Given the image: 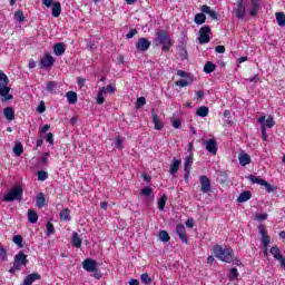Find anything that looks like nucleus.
Wrapping results in <instances>:
<instances>
[{
  "label": "nucleus",
  "instance_id": "1",
  "mask_svg": "<svg viewBox=\"0 0 285 285\" xmlns=\"http://www.w3.org/2000/svg\"><path fill=\"white\" fill-rule=\"evenodd\" d=\"M212 254L219 262H224L225 264H233L235 261V250L232 247H223L222 245H214L212 247Z\"/></svg>",
  "mask_w": 285,
  "mask_h": 285
},
{
  "label": "nucleus",
  "instance_id": "2",
  "mask_svg": "<svg viewBox=\"0 0 285 285\" xmlns=\"http://www.w3.org/2000/svg\"><path fill=\"white\" fill-rule=\"evenodd\" d=\"M23 199V187L16 185L12 187L7 195L3 196V202H22Z\"/></svg>",
  "mask_w": 285,
  "mask_h": 285
},
{
  "label": "nucleus",
  "instance_id": "3",
  "mask_svg": "<svg viewBox=\"0 0 285 285\" xmlns=\"http://www.w3.org/2000/svg\"><path fill=\"white\" fill-rule=\"evenodd\" d=\"M258 233L261 235V242L263 244V255L264 257H268V244H271V236H268V230L266 226L258 225Z\"/></svg>",
  "mask_w": 285,
  "mask_h": 285
},
{
  "label": "nucleus",
  "instance_id": "4",
  "mask_svg": "<svg viewBox=\"0 0 285 285\" xmlns=\"http://www.w3.org/2000/svg\"><path fill=\"white\" fill-rule=\"evenodd\" d=\"M247 179L253 184H258L259 186H264L266 193H275L277 190V187L275 185H271L268 184V181H266V179L259 178L255 175H248Z\"/></svg>",
  "mask_w": 285,
  "mask_h": 285
},
{
  "label": "nucleus",
  "instance_id": "5",
  "mask_svg": "<svg viewBox=\"0 0 285 285\" xmlns=\"http://www.w3.org/2000/svg\"><path fill=\"white\" fill-rule=\"evenodd\" d=\"M159 43L163 45V52H168L173 47V39L168 36V31H159L157 33Z\"/></svg>",
  "mask_w": 285,
  "mask_h": 285
},
{
  "label": "nucleus",
  "instance_id": "6",
  "mask_svg": "<svg viewBox=\"0 0 285 285\" xmlns=\"http://www.w3.org/2000/svg\"><path fill=\"white\" fill-rule=\"evenodd\" d=\"M42 4L46 6V8H50V6H52L51 16L55 19H59V17H61V2H55V0H42Z\"/></svg>",
  "mask_w": 285,
  "mask_h": 285
},
{
  "label": "nucleus",
  "instance_id": "7",
  "mask_svg": "<svg viewBox=\"0 0 285 285\" xmlns=\"http://www.w3.org/2000/svg\"><path fill=\"white\" fill-rule=\"evenodd\" d=\"M210 35H213V30L210 29L209 26H204L199 30V37L198 41L200 45L204 43H210Z\"/></svg>",
  "mask_w": 285,
  "mask_h": 285
},
{
  "label": "nucleus",
  "instance_id": "8",
  "mask_svg": "<svg viewBox=\"0 0 285 285\" xmlns=\"http://www.w3.org/2000/svg\"><path fill=\"white\" fill-rule=\"evenodd\" d=\"M21 266H28V255L23 252H19L13 259V268L21 271Z\"/></svg>",
  "mask_w": 285,
  "mask_h": 285
},
{
  "label": "nucleus",
  "instance_id": "9",
  "mask_svg": "<svg viewBox=\"0 0 285 285\" xmlns=\"http://www.w3.org/2000/svg\"><path fill=\"white\" fill-rule=\"evenodd\" d=\"M200 181V191L204 194H208L212 190L213 181H210V178L208 176H199Z\"/></svg>",
  "mask_w": 285,
  "mask_h": 285
},
{
  "label": "nucleus",
  "instance_id": "10",
  "mask_svg": "<svg viewBox=\"0 0 285 285\" xmlns=\"http://www.w3.org/2000/svg\"><path fill=\"white\" fill-rule=\"evenodd\" d=\"M176 234L178 235L180 242L184 244H190V239L188 238V235L186 234V227L183 224L176 225Z\"/></svg>",
  "mask_w": 285,
  "mask_h": 285
},
{
  "label": "nucleus",
  "instance_id": "11",
  "mask_svg": "<svg viewBox=\"0 0 285 285\" xmlns=\"http://www.w3.org/2000/svg\"><path fill=\"white\" fill-rule=\"evenodd\" d=\"M258 124H261V128H273L275 126V119L273 116H268L266 119V116H262L258 118Z\"/></svg>",
  "mask_w": 285,
  "mask_h": 285
},
{
  "label": "nucleus",
  "instance_id": "12",
  "mask_svg": "<svg viewBox=\"0 0 285 285\" xmlns=\"http://www.w3.org/2000/svg\"><path fill=\"white\" fill-rule=\"evenodd\" d=\"M82 268L87 271V273H95L97 271V261L92 258H86L82 262Z\"/></svg>",
  "mask_w": 285,
  "mask_h": 285
},
{
  "label": "nucleus",
  "instance_id": "13",
  "mask_svg": "<svg viewBox=\"0 0 285 285\" xmlns=\"http://www.w3.org/2000/svg\"><path fill=\"white\" fill-rule=\"evenodd\" d=\"M150 46H153V42L147 40L146 38H139L136 42V48L139 50V52H146Z\"/></svg>",
  "mask_w": 285,
  "mask_h": 285
},
{
  "label": "nucleus",
  "instance_id": "14",
  "mask_svg": "<svg viewBox=\"0 0 285 285\" xmlns=\"http://www.w3.org/2000/svg\"><path fill=\"white\" fill-rule=\"evenodd\" d=\"M234 14L237 19H244V17H246V7L244 6V0H238Z\"/></svg>",
  "mask_w": 285,
  "mask_h": 285
},
{
  "label": "nucleus",
  "instance_id": "15",
  "mask_svg": "<svg viewBox=\"0 0 285 285\" xmlns=\"http://www.w3.org/2000/svg\"><path fill=\"white\" fill-rule=\"evenodd\" d=\"M200 12H203L204 14H208V17H210V19L213 21H217L219 19V16L217 14V11L212 10V8L208 7L207 4H203L200 7Z\"/></svg>",
  "mask_w": 285,
  "mask_h": 285
},
{
  "label": "nucleus",
  "instance_id": "16",
  "mask_svg": "<svg viewBox=\"0 0 285 285\" xmlns=\"http://www.w3.org/2000/svg\"><path fill=\"white\" fill-rule=\"evenodd\" d=\"M205 148L207 150V153H210V155H217V140L215 139H208L205 141Z\"/></svg>",
  "mask_w": 285,
  "mask_h": 285
},
{
  "label": "nucleus",
  "instance_id": "17",
  "mask_svg": "<svg viewBox=\"0 0 285 285\" xmlns=\"http://www.w3.org/2000/svg\"><path fill=\"white\" fill-rule=\"evenodd\" d=\"M55 66V58L50 53H46L43 58L40 60L41 68H51Z\"/></svg>",
  "mask_w": 285,
  "mask_h": 285
},
{
  "label": "nucleus",
  "instance_id": "18",
  "mask_svg": "<svg viewBox=\"0 0 285 285\" xmlns=\"http://www.w3.org/2000/svg\"><path fill=\"white\" fill-rule=\"evenodd\" d=\"M252 8L249 9L250 17H257L259 9L262 8V0H250Z\"/></svg>",
  "mask_w": 285,
  "mask_h": 285
},
{
  "label": "nucleus",
  "instance_id": "19",
  "mask_svg": "<svg viewBox=\"0 0 285 285\" xmlns=\"http://www.w3.org/2000/svg\"><path fill=\"white\" fill-rule=\"evenodd\" d=\"M180 166H181V159H177L176 157H174L169 166V175H177V173H179Z\"/></svg>",
  "mask_w": 285,
  "mask_h": 285
},
{
  "label": "nucleus",
  "instance_id": "20",
  "mask_svg": "<svg viewBox=\"0 0 285 285\" xmlns=\"http://www.w3.org/2000/svg\"><path fill=\"white\" fill-rule=\"evenodd\" d=\"M41 279V274L31 273L26 276L23 283L21 285H32L33 282Z\"/></svg>",
  "mask_w": 285,
  "mask_h": 285
},
{
  "label": "nucleus",
  "instance_id": "21",
  "mask_svg": "<svg viewBox=\"0 0 285 285\" xmlns=\"http://www.w3.org/2000/svg\"><path fill=\"white\" fill-rule=\"evenodd\" d=\"M238 161L240 166H248L253 161L250 155L246 154V151L242 150L238 156Z\"/></svg>",
  "mask_w": 285,
  "mask_h": 285
},
{
  "label": "nucleus",
  "instance_id": "22",
  "mask_svg": "<svg viewBox=\"0 0 285 285\" xmlns=\"http://www.w3.org/2000/svg\"><path fill=\"white\" fill-rule=\"evenodd\" d=\"M0 97H3L4 101H10L13 99V96L10 95V87H8V85L0 86Z\"/></svg>",
  "mask_w": 285,
  "mask_h": 285
},
{
  "label": "nucleus",
  "instance_id": "23",
  "mask_svg": "<svg viewBox=\"0 0 285 285\" xmlns=\"http://www.w3.org/2000/svg\"><path fill=\"white\" fill-rule=\"evenodd\" d=\"M53 53L57 57H61V56L66 55V43L58 42V43L53 45Z\"/></svg>",
  "mask_w": 285,
  "mask_h": 285
},
{
  "label": "nucleus",
  "instance_id": "24",
  "mask_svg": "<svg viewBox=\"0 0 285 285\" xmlns=\"http://www.w3.org/2000/svg\"><path fill=\"white\" fill-rule=\"evenodd\" d=\"M151 117L155 130H161V128H164V122H161L159 116L155 112V109L151 110Z\"/></svg>",
  "mask_w": 285,
  "mask_h": 285
},
{
  "label": "nucleus",
  "instance_id": "25",
  "mask_svg": "<svg viewBox=\"0 0 285 285\" xmlns=\"http://www.w3.org/2000/svg\"><path fill=\"white\" fill-rule=\"evenodd\" d=\"M36 206L39 208H46L48 206V202L46 200V194L39 193L36 197Z\"/></svg>",
  "mask_w": 285,
  "mask_h": 285
},
{
  "label": "nucleus",
  "instance_id": "26",
  "mask_svg": "<svg viewBox=\"0 0 285 285\" xmlns=\"http://www.w3.org/2000/svg\"><path fill=\"white\" fill-rule=\"evenodd\" d=\"M252 197H253V193H250V190H244L237 197V202L238 204H244L248 202V199H250Z\"/></svg>",
  "mask_w": 285,
  "mask_h": 285
},
{
  "label": "nucleus",
  "instance_id": "27",
  "mask_svg": "<svg viewBox=\"0 0 285 285\" xmlns=\"http://www.w3.org/2000/svg\"><path fill=\"white\" fill-rule=\"evenodd\" d=\"M81 244H83V242L81 240L79 233L75 232L71 237V245L73 248H81Z\"/></svg>",
  "mask_w": 285,
  "mask_h": 285
},
{
  "label": "nucleus",
  "instance_id": "28",
  "mask_svg": "<svg viewBox=\"0 0 285 285\" xmlns=\"http://www.w3.org/2000/svg\"><path fill=\"white\" fill-rule=\"evenodd\" d=\"M29 224H37L39 222V215L35 209H29L27 213Z\"/></svg>",
  "mask_w": 285,
  "mask_h": 285
},
{
  "label": "nucleus",
  "instance_id": "29",
  "mask_svg": "<svg viewBox=\"0 0 285 285\" xmlns=\"http://www.w3.org/2000/svg\"><path fill=\"white\" fill-rule=\"evenodd\" d=\"M3 115H4L6 119H8V121L14 120V108H12V107L4 108Z\"/></svg>",
  "mask_w": 285,
  "mask_h": 285
},
{
  "label": "nucleus",
  "instance_id": "30",
  "mask_svg": "<svg viewBox=\"0 0 285 285\" xmlns=\"http://www.w3.org/2000/svg\"><path fill=\"white\" fill-rule=\"evenodd\" d=\"M215 70H217V65L213 63L210 61H207L204 66V72L206 75H210V72H215Z\"/></svg>",
  "mask_w": 285,
  "mask_h": 285
},
{
  "label": "nucleus",
  "instance_id": "31",
  "mask_svg": "<svg viewBox=\"0 0 285 285\" xmlns=\"http://www.w3.org/2000/svg\"><path fill=\"white\" fill-rule=\"evenodd\" d=\"M194 22L197 26H204V23H206V13L202 12V13H197L194 18Z\"/></svg>",
  "mask_w": 285,
  "mask_h": 285
},
{
  "label": "nucleus",
  "instance_id": "32",
  "mask_svg": "<svg viewBox=\"0 0 285 285\" xmlns=\"http://www.w3.org/2000/svg\"><path fill=\"white\" fill-rule=\"evenodd\" d=\"M79 97L77 96V92L75 91H69L67 92V101L68 104H71V106H73V104H77Z\"/></svg>",
  "mask_w": 285,
  "mask_h": 285
},
{
  "label": "nucleus",
  "instance_id": "33",
  "mask_svg": "<svg viewBox=\"0 0 285 285\" xmlns=\"http://www.w3.org/2000/svg\"><path fill=\"white\" fill-rule=\"evenodd\" d=\"M269 253L273 255L274 259L279 261L284 255H282V250H279L278 246H273L269 249Z\"/></svg>",
  "mask_w": 285,
  "mask_h": 285
},
{
  "label": "nucleus",
  "instance_id": "34",
  "mask_svg": "<svg viewBox=\"0 0 285 285\" xmlns=\"http://www.w3.org/2000/svg\"><path fill=\"white\" fill-rule=\"evenodd\" d=\"M193 168V154L185 158L184 170H191Z\"/></svg>",
  "mask_w": 285,
  "mask_h": 285
},
{
  "label": "nucleus",
  "instance_id": "35",
  "mask_svg": "<svg viewBox=\"0 0 285 285\" xmlns=\"http://www.w3.org/2000/svg\"><path fill=\"white\" fill-rule=\"evenodd\" d=\"M209 109L206 106L199 107L196 110L197 117H208Z\"/></svg>",
  "mask_w": 285,
  "mask_h": 285
},
{
  "label": "nucleus",
  "instance_id": "36",
  "mask_svg": "<svg viewBox=\"0 0 285 285\" xmlns=\"http://www.w3.org/2000/svg\"><path fill=\"white\" fill-rule=\"evenodd\" d=\"M61 222H70V209L65 208L60 212Z\"/></svg>",
  "mask_w": 285,
  "mask_h": 285
},
{
  "label": "nucleus",
  "instance_id": "37",
  "mask_svg": "<svg viewBox=\"0 0 285 285\" xmlns=\"http://www.w3.org/2000/svg\"><path fill=\"white\" fill-rule=\"evenodd\" d=\"M276 21H277V24L281 26V28H284V26H285V13L284 12H276Z\"/></svg>",
  "mask_w": 285,
  "mask_h": 285
},
{
  "label": "nucleus",
  "instance_id": "38",
  "mask_svg": "<svg viewBox=\"0 0 285 285\" xmlns=\"http://www.w3.org/2000/svg\"><path fill=\"white\" fill-rule=\"evenodd\" d=\"M13 153L16 157H21L23 155V145L21 142H18L13 147Z\"/></svg>",
  "mask_w": 285,
  "mask_h": 285
},
{
  "label": "nucleus",
  "instance_id": "39",
  "mask_svg": "<svg viewBox=\"0 0 285 285\" xmlns=\"http://www.w3.org/2000/svg\"><path fill=\"white\" fill-rule=\"evenodd\" d=\"M158 237H159L160 242H165V243L170 242V235L168 234V232H166L164 229L159 232Z\"/></svg>",
  "mask_w": 285,
  "mask_h": 285
},
{
  "label": "nucleus",
  "instance_id": "40",
  "mask_svg": "<svg viewBox=\"0 0 285 285\" xmlns=\"http://www.w3.org/2000/svg\"><path fill=\"white\" fill-rule=\"evenodd\" d=\"M8 83H10V79L3 70H0V86H8Z\"/></svg>",
  "mask_w": 285,
  "mask_h": 285
},
{
  "label": "nucleus",
  "instance_id": "41",
  "mask_svg": "<svg viewBox=\"0 0 285 285\" xmlns=\"http://www.w3.org/2000/svg\"><path fill=\"white\" fill-rule=\"evenodd\" d=\"M166 202H168V196L164 194L158 200V210H164V208H166Z\"/></svg>",
  "mask_w": 285,
  "mask_h": 285
},
{
  "label": "nucleus",
  "instance_id": "42",
  "mask_svg": "<svg viewBox=\"0 0 285 285\" xmlns=\"http://www.w3.org/2000/svg\"><path fill=\"white\" fill-rule=\"evenodd\" d=\"M237 277H239V272L237 271V268H235V267L230 268L229 276H228L229 282L237 279Z\"/></svg>",
  "mask_w": 285,
  "mask_h": 285
},
{
  "label": "nucleus",
  "instance_id": "43",
  "mask_svg": "<svg viewBox=\"0 0 285 285\" xmlns=\"http://www.w3.org/2000/svg\"><path fill=\"white\" fill-rule=\"evenodd\" d=\"M14 19L16 21H18L19 23H23V21H26V16H23V11L22 10H18L14 13Z\"/></svg>",
  "mask_w": 285,
  "mask_h": 285
},
{
  "label": "nucleus",
  "instance_id": "44",
  "mask_svg": "<svg viewBox=\"0 0 285 285\" xmlns=\"http://www.w3.org/2000/svg\"><path fill=\"white\" fill-rule=\"evenodd\" d=\"M178 57L181 59V61H186V59H188V51L186 50V48L184 47L179 48Z\"/></svg>",
  "mask_w": 285,
  "mask_h": 285
},
{
  "label": "nucleus",
  "instance_id": "45",
  "mask_svg": "<svg viewBox=\"0 0 285 285\" xmlns=\"http://www.w3.org/2000/svg\"><path fill=\"white\" fill-rule=\"evenodd\" d=\"M0 259H2V262H8V250L6 249V247H3L1 243H0Z\"/></svg>",
  "mask_w": 285,
  "mask_h": 285
},
{
  "label": "nucleus",
  "instance_id": "46",
  "mask_svg": "<svg viewBox=\"0 0 285 285\" xmlns=\"http://www.w3.org/2000/svg\"><path fill=\"white\" fill-rule=\"evenodd\" d=\"M12 242H14L17 244L18 248H23V236L22 235L13 236Z\"/></svg>",
  "mask_w": 285,
  "mask_h": 285
},
{
  "label": "nucleus",
  "instance_id": "47",
  "mask_svg": "<svg viewBox=\"0 0 285 285\" xmlns=\"http://www.w3.org/2000/svg\"><path fill=\"white\" fill-rule=\"evenodd\" d=\"M104 92L100 89V91L98 92L97 97H96V104H98V106H101L106 102V98L104 97Z\"/></svg>",
  "mask_w": 285,
  "mask_h": 285
},
{
  "label": "nucleus",
  "instance_id": "48",
  "mask_svg": "<svg viewBox=\"0 0 285 285\" xmlns=\"http://www.w3.org/2000/svg\"><path fill=\"white\" fill-rule=\"evenodd\" d=\"M140 279L142 284H146V285L153 284V278L147 273L141 274Z\"/></svg>",
  "mask_w": 285,
  "mask_h": 285
},
{
  "label": "nucleus",
  "instance_id": "49",
  "mask_svg": "<svg viewBox=\"0 0 285 285\" xmlns=\"http://www.w3.org/2000/svg\"><path fill=\"white\" fill-rule=\"evenodd\" d=\"M105 95H112V94H115V88H114V86L112 85H108L107 87H102L101 89H100Z\"/></svg>",
  "mask_w": 285,
  "mask_h": 285
},
{
  "label": "nucleus",
  "instance_id": "50",
  "mask_svg": "<svg viewBox=\"0 0 285 285\" xmlns=\"http://www.w3.org/2000/svg\"><path fill=\"white\" fill-rule=\"evenodd\" d=\"M146 104V97H139L136 101V108L139 110V108H144V105Z\"/></svg>",
  "mask_w": 285,
  "mask_h": 285
},
{
  "label": "nucleus",
  "instance_id": "51",
  "mask_svg": "<svg viewBox=\"0 0 285 285\" xmlns=\"http://www.w3.org/2000/svg\"><path fill=\"white\" fill-rule=\"evenodd\" d=\"M140 194L144 195V197H150L153 195V188L146 187L140 190Z\"/></svg>",
  "mask_w": 285,
  "mask_h": 285
},
{
  "label": "nucleus",
  "instance_id": "52",
  "mask_svg": "<svg viewBox=\"0 0 285 285\" xmlns=\"http://www.w3.org/2000/svg\"><path fill=\"white\" fill-rule=\"evenodd\" d=\"M47 235H55V225L51 222H47Z\"/></svg>",
  "mask_w": 285,
  "mask_h": 285
},
{
  "label": "nucleus",
  "instance_id": "53",
  "mask_svg": "<svg viewBox=\"0 0 285 285\" xmlns=\"http://www.w3.org/2000/svg\"><path fill=\"white\" fill-rule=\"evenodd\" d=\"M45 139L47 144H50V146H52V144H55V134L53 132L47 134Z\"/></svg>",
  "mask_w": 285,
  "mask_h": 285
},
{
  "label": "nucleus",
  "instance_id": "54",
  "mask_svg": "<svg viewBox=\"0 0 285 285\" xmlns=\"http://www.w3.org/2000/svg\"><path fill=\"white\" fill-rule=\"evenodd\" d=\"M56 88H57V82H55V81H48L47 82L48 92H53Z\"/></svg>",
  "mask_w": 285,
  "mask_h": 285
},
{
  "label": "nucleus",
  "instance_id": "55",
  "mask_svg": "<svg viewBox=\"0 0 285 285\" xmlns=\"http://www.w3.org/2000/svg\"><path fill=\"white\" fill-rule=\"evenodd\" d=\"M38 179L39 181H46L48 179V173L43 170L38 171Z\"/></svg>",
  "mask_w": 285,
  "mask_h": 285
},
{
  "label": "nucleus",
  "instance_id": "56",
  "mask_svg": "<svg viewBox=\"0 0 285 285\" xmlns=\"http://www.w3.org/2000/svg\"><path fill=\"white\" fill-rule=\"evenodd\" d=\"M176 86H179V88H186V86H190V82L186 79H180L176 81Z\"/></svg>",
  "mask_w": 285,
  "mask_h": 285
},
{
  "label": "nucleus",
  "instance_id": "57",
  "mask_svg": "<svg viewBox=\"0 0 285 285\" xmlns=\"http://www.w3.org/2000/svg\"><path fill=\"white\" fill-rule=\"evenodd\" d=\"M37 112H39L40 115H43V112H46V102L40 101V104L37 108Z\"/></svg>",
  "mask_w": 285,
  "mask_h": 285
},
{
  "label": "nucleus",
  "instance_id": "58",
  "mask_svg": "<svg viewBox=\"0 0 285 285\" xmlns=\"http://www.w3.org/2000/svg\"><path fill=\"white\" fill-rule=\"evenodd\" d=\"M171 125H173V127L176 128V129L181 128V121H180L179 119L173 118V119H171Z\"/></svg>",
  "mask_w": 285,
  "mask_h": 285
},
{
  "label": "nucleus",
  "instance_id": "59",
  "mask_svg": "<svg viewBox=\"0 0 285 285\" xmlns=\"http://www.w3.org/2000/svg\"><path fill=\"white\" fill-rule=\"evenodd\" d=\"M139 31H137V29H130L129 32L126 35L127 39H132V37H135V35H138Z\"/></svg>",
  "mask_w": 285,
  "mask_h": 285
},
{
  "label": "nucleus",
  "instance_id": "60",
  "mask_svg": "<svg viewBox=\"0 0 285 285\" xmlns=\"http://www.w3.org/2000/svg\"><path fill=\"white\" fill-rule=\"evenodd\" d=\"M261 132L263 141H268V132L266 131V129H264V127H261Z\"/></svg>",
  "mask_w": 285,
  "mask_h": 285
},
{
  "label": "nucleus",
  "instance_id": "61",
  "mask_svg": "<svg viewBox=\"0 0 285 285\" xmlns=\"http://www.w3.org/2000/svg\"><path fill=\"white\" fill-rule=\"evenodd\" d=\"M176 75H177V77H183V78H185V79H187L188 77H190V75H189L188 72L184 71V70H178V71L176 72Z\"/></svg>",
  "mask_w": 285,
  "mask_h": 285
},
{
  "label": "nucleus",
  "instance_id": "62",
  "mask_svg": "<svg viewBox=\"0 0 285 285\" xmlns=\"http://www.w3.org/2000/svg\"><path fill=\"white\" fill-rule=\"evenodd\" d=\"M215 51L218 52V55H224V52H226V47L219 45L215 48Z\"/></svg>",
  "mask_w": 285,
  "mask_h": 285
},
{
  "label": "nucleus",
  "instance_id": "63",
  "mask_svg": "<svg viewBox=\"0 0 285 285\" xmlns=\"http://www.w3.org/2000/svg\"><path fill=\"white\" fill-rule=\"evenodd\" d=\"M77 83H78L79 88H83V86H86V78L79 77L77 80Z\"/></svg>",
  "mask_w": 285,
  "mask_h": 285
},
{
  "label": "nucleus",
  "instance_id": "64",
  "mask_svg": "<svg viewBox=\"0 0 285 285\" xmlns=\"http://www.w3.org/2000/svg\"><path fill=\"white\" fill-rule=\"evenodd\" d=\"M47 130H50V125H43L39 132L40 135H46Z\"/></svg>",
  "mask_w": 285,
  "mask_h": 285
}]
</instances>
